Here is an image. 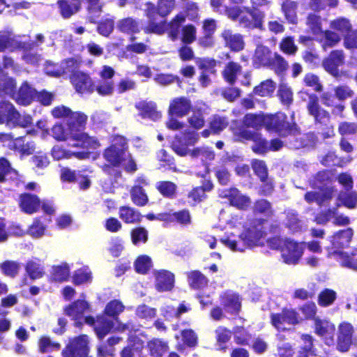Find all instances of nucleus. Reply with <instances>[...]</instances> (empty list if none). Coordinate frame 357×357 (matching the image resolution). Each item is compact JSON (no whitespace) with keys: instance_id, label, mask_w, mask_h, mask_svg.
Returning a JSON list of instances; mask_svg holds the SVG:
<instances>
[{"instance_id":"nucleus-5","label":"nucleus","mask_w":357,"mask_h":357,"mask_svg":"<svg viewBox=\"0 0 357 357\" xmlns=\"http://www.w3.org/2000/svg\"><path fill=\"white\" fill-rule=\"evenodd\" d=\"M127 148L126 139L122 136H116L105 150L103 157L112 166H121L128 172H134L137 165Z\"/></svg>"},{"instance_id":"nucleus-25","label":"nucleus","mask_w":357,"mask_h":357,"mask_svg":"<svg viewBox=\"0 0 357 357\" xmlns=\"http://www.w3.org/2000/svg\"><path fill=\"white\" fill-rule=\"evenodd\" d=\"M40 205L38 197L29 193H24L20 197V207L27 214L36 213Z\"/></svg>"},{"instance_id":"nucleus-45","label":"nucleus","mask_w":357,"mask_h":357,"mask_svg":"<svg viewBox=\"0 0 357 357\" xmlns=\"http://www.w3.org/2000/svg\"><path fill=\"white\" fill-rule=\"evenodd\" d=\"M119 214L120 218L126 223H135L140 220L139 213L129 206H121Z\"/></svg>"},{"instance_id":"nucleus-10","label":"nucleus","mask_w":357,"mask_h":357,"mask_svg":"<svg viewBox=\"0 0 357 357\" xmlns=\"http://www.w3.org/2000/svg\"><path fill=\"white\" fill-rule=\"evenodd\" d=\"M265 128L270 131L280 133L289 131L291 133L296 132L295 124H291L286 121L287 116L283 113H278L274 115L266 114Z\"/></svg>"},{"instance_id":"nucleus-23","label":"nucleus","mask_w":357,"mask_h":357,"mask_svg":"<svg viewBox=\"0 0 357 357\" xmlns=\"http://www.w3.org/2000/svg\"><path fill=\"white\" fill-rule=\"evenodd\" d=\"M333 220V223L337 226H345L349 224V218L342 215H337L335 210H328L326 213L317 215L315 222L317 224H326Z\"/></svg>"},{"instance_id":"nucleus-48","label":"nucleus","mask_w":357,"mask_h":357,"mask_svg":"<svg viewBox=\"0 0 357 357\" xmlns=\"http://www.w3.org/2000/svg\"><path fill=\"white\" fill-rule=\"evenodd\" d=\"M332 192L333 190L328 188L321 192H310L305 195V199L309 203L316 202L318 204H321L331 197Z\"/></svg>"},{"instance_id":"nucleus-31","label":"nucleus","mask_w":357,"mask_h":357,"mask_svg":"<svg viewBox=\"0 0 357 357\" xmlns=\"http://www.w3.org/2000/svg\"><path fill=\"white\" fill-rule=\"evenodd\" d=\"M70 273V266L67 263H61L52 267L50 271V278L56 282H65L69 279Z\"/></svg>"},{"instance_id":"nucleus-2","label":"nucleus","mask_w":357,"mask_h":357,"mask_svg":"<svg viewBox=\"0 0 357 357\" xmlns=\"http://www.w3.org/2000/svg\"><path fill=\"white\" fill-rule=\"evenodd\" d=\"M89 310L90 305L86 301L79 299L67 305L64 308V313L75 321L77 326L82 325L84 322L93 326L99 339L105 337L110 331H121L128 328V326L123 325L118 321H116L118 325L115 326L105 315H100L96 319L92 317H84V313Z\"/></svg>"},{"instance_id":"nucleus-22","label":"nucleus","mask_w":357,"mask_h":357,"mask_svg":"<svg viewBox=\"0 0 357 357\" xmlns=\"http://www.w3.org/2000/svg\"><path fill=\"white\" fill-rule=\"evenodd\" d=\"M354 236V231L351 228H347L344 230H340L329 237V241L332 244L331 249H340L347 248L349 245ZM333 251L332 250H329Z\"/></svg>"},{"instance_id":"nucleus-35","label":"nucleus","mask_w":357,"mask_h":357,"mask_svg":"<svg viewBox=\"0 0 357 357\" xmlns=\"http://www.w3.org/2000/svg\"><path fill=\"white\" fill-rule=\"evenodd\" d=\"M297 3L291 0H286L282 3V11L288 22L291 24L297 23Z\"/></svg>"},{"instance_id":"nucleus-61","label":"nucleus","mask_w":357,"mask_h":357,"mask_svg":"<svg viewBox=\"0 0 357 357\" xmlns=\"http://www.w3.org/2000/svg\"><path fill=\"white\" fill-rule=\"evenodd\" d=\"M135 313L139 319L149 321L155 317L156 310L146 305H141L137 307Z\"/></svg>"},{"instance_id":"nucleus-3","label":"nucleus","mask_w":357,"mask_h":357,"mask_svg":"<svg viewBox=\"0 0 357 357\" xmlns=\"http://www.w3.org/2000/svg\"><path fill=\"white\" fill-rule=\"evenodd\" d=\"M264 224V220L256 219L243 226L241 232H231L222 238L220 241L234 252H243L248 249L262 246L266 235Z\"/></svg>"},{"instance_id":"nucleus-41","label":"nucleus","mask_w":357,"mask_h":357,"mask_svg":"<svg viewBox=\"0 0 357 357\" xmlns=\"http://www.w3.org/2000/svg\"><path fill=\"white\" fill-rule=\"evenodd\" d=\"M137 108L142 112L144 117H149L153 121H156L161 118V113L156 109V105L153 102H139L137 105Z\"/></svg>"},{"instance_id":"nucleus-19","label":"nucleus","mask_w":357,"mask_h":357,"mask_svg":"<svg viewBox=\"0 0 357 357\" xmlns=\"http://www.w3.org/2000/svg\"><path fill=\"white\" fill-rule=\"evenodd\" d=\"M354 333V328L349 323H342L339 326L337 335V349L341 351L349 350L351 344V337Z\"/></svg>"},{"instance_id":"nucleus-44","label":"nucleus","mask_w":357,"mask_h":357,"mask_svg":"<svg viewBox=\"0 0 357 357\" xmlns=\"http://www.w3.org/2000/svg\"><path fill=\"white\" fill-rule=\"evenodd\" d=\"M241 67L239 64L234 62H229L225 66L222 75L224 79L229 84H233L236 79V77L240 74Z\"/></svg>"},{"instance_id":"nucleus-26","label":"nucleus","mask_w":357,"mask_h":357,"mask_svg":"<svg viewBox=\"0 0 357 357\" xmlns=\"http://www.w3.org/2000/svg\"><path fill=\"white\" fill-rule=\"evenodd\" d=\"M273 54L268 47L259 45L257 46L253 55V63L257 67L265 66L271 64Z\"/></svg>"},{"instance_id":"nucleus-42","label":"nucleus","mask_w":357,"mask_h":357,"mask_svg":"<svg viewBox=\"0 0 357 357\" xmlns=\"http://www.w3.org/2000/svg\"><path fill=\"white\" fill-rule=\"evenodd\" d=\"M147 347L152 357H162L168 350L167 344L160 339L151 340Z\"/></svg>"},{"instance_id":"nucleus-14","label":"nucleus","mask_w":357,"mask_h":357,"mask_svg":"<svg viewBox=\"0 0 357 357\" xmlns=\"http://www.w3.org/2000/svg\"><path fill=\"white\" fill-rule=\"evenodd\" d=\"M70 79L77 92L82 94L93 92L94 84L91 78L88 75L77 71L72 75Z\"/></svg>"},{"instance_id":"nucleus-28","label":"nucleus","mask_w":357,"mask_h":357,"mask_svg":"<svg viewBox=\"0 0 357 357\" xmlns=\"http://www.w3.org/2000/svg\"><path fill=\"white\" fill-rule=\"evenodd\" d=\"M221 303L226 311L229 313H237L241 308L239 296L233 292L225 293L221 297Z\"/></svg>"},{"instance_id":"nucleus-38","label":"nucleus","mask_w":357,"mask_h":357,"mask_svg":"<svg viewBox=\"0 0 357 357\" xmlns=\"http://www.w3.org/2000/svg\"><path fill=\"white\" fill-rule=\"evenodd\" d=\"M58 3L61 14L65 18H68L76 13L81 7V3L79 0L59 1Z\"/></svg>"},{"instance_id":"nucleus-36","label":"nucleus","mask_w":357,"mask_h":357,"mask_svg":"<svg viewBox=\"0 0 357 357\" xmlns=\"http://www.w3.org/2000/svg\"><path fill=\"white\" fill-rule=\"evenodd\" d=\"M46 232L47 225L40 218H35L26 229V234L34 239L41 238L46 235Z\"/></svg>"},{"instance_id":"nucleus-63","label":"nucleus","mask_w":357,"mask_h":357,"mask_svg":"<svg viewBox=\"0 0 357 357\" xmlns=\"http://www.w3.org/2000/svg\"><path fill=\"white\" fill-rule=\"evenodd\" d=\"M278 96L283 105H289L293 101V93L286 84H280L278 90Z\"/></svg>"},{"instance_id":"nucleus-8","label":"nucleus","mask_w":357,"mask_h":357,"mask_svg":"<svg viewBox=\"0 0 357 357\" xmlns=\"http://www.w3.org/2000/svg\"><path fill=\"white\" fill-rule=\"evenodd\" d=\"M300 321L298 314L293 309L284 308L281 312L273 313L271 315V324L278 331L289 330Z\"/></svg>"},{"instance_id":"nucleus-39","label":"nucleus","mask_w":357,"mask_h":357,"mask_svg":"<svg viewBox=\"0 0 357 357\" xmlns=\"http://www.w3.org/2000/svg\"><path fill=\"white\" fill-rule=\"evenodd\" d=\"M222 37L224 38L227 45L232 50L239 51L244 47V42L242 36L239 34L233 35L230 31L227 30L223 32Z\"/></svg>"},{"instance_id":"nucleus-52","label":"nucleus","mask_w":357,"mask_h":357,"mask_svg":"<svg viewBox=\"0 0 357 357\" xmlns=\"http://www.w3.org/2000/svg\"><path fill=\"white\" fill-rule=\"evenodd\" d=\"M307 25L310 31L317 37L322 31V19L316 14H310L307 18Z\"/></svg>"},{"instance_id":"nucleus-18","label":"nucleus","mask_w":357,"mask_h":357,"mask_svg":"<svg viewBox=\"0 0 357 357\" xmlns=\"http://www.w3.org/2000/svg\"><path fill=\"white\" fill-rule=\"evenodd\" d=\"M190 109L191 102L187 98H175L169 102L168 114L169 116L183 117L188 114Z\"/></svg>"},{"instance_id":"nucleus-11","label":"nucleus","mask_w":357,"mask_h":357,"mask_svg":"<svg viewBox=\"0 0 357 357\" xmlns=\"http://www.w3.org/2000/svg\"><path fill=\"white\" fill-rule=\"evenodd\" d=\"M303 244L289 240L284 241V247L281 250L283 261L287 264H296L303 254Z\"/></svg>"},{"instance_id":"nucleus-30","label":"nucleus","mask_w":357,"mask_h":357,"mask_svg":"<svg viewBox=\"0 0 357 357\" xmlns=\"http://www.w3.org/2000/svg\"><path fill=\"white\" fill-rule=\"evenodd\" d=\"M89 151L81 152H70L66 151L59 145L54 146L52 149V155L55 160H61L63 158H69L71 156H75L78 159H86L89 158Z\"/></svg>"},{"instance_id":"nucleus-21","label":"nucleus","mask_w":357,"mask_h":357,"mask_svg":"<svg viewBox=\"0 0 357 357\" xmlns=\"http://www.w3.org/2000/svg\"><path fill=\"white\" fill-rule=\"evenodd\" d=\"M146 8H144L147 17L149 18L150 22L145 28L144 31L146 33H153L155 34L161 35L167 32V26L166 22H161L156 23L152 20V17L155 12V8L153 4L151 3H146L145 4Z\"/></svg>"},{"instance_id":"nucleus-50","label":"nucleus","mask_w":357,"mask_h":357,"mask_svg":"<svg viewBox=\"0 0 357 357\" xmlns=\"http://www.w3.org/2000/svg\"><path fill=\"white\" fill-rule=\"evenodd\" d=\"M26 271L31 279H39L44 275V269L42 265L34 261H29L25 266Z\"/></svg>"},{"instance_id":"nucleus-24","label":"nucleus","mask_w":357,"mask_h":357,"mask_svg":"<svg viewBox=\"0 0 357 357\" xmlns=\"http://www.w3.org/2000/svg\"><path fill=\"white\" fill-rule=\"evenodd\" d=\"M14 100L20 105H28L36 98V91L27 82L20 86L19 91L13 95Z\"/></svg>"},{"instance_id":"nucleus-49","label":"nucleus","mask_w":357,"mask_h":357,"mask_svg":"<svg viewBox=\"0 0 357 357\" xmlns=\"http://www.w3.org/2000/svg\"><path fill=\"white\" fill-rule=\"evenodd\" d=\"M330 27L333 31H336L340 36L347 33L351 29L349 21L344 17H340L331 22Z\"/></svg>"},{"instance_id":"nucleus-58","label":"nucleus","mask_w":357,"mask_h":357,"mask_svg":"<svg viewBox=\"0 0 357 357\" xmlns=\"http://www.w3.org/2000/svg\"><path fill=\"white\" fill-rule=\"evenodd\" d=\"M144 343L142 340H137L134 342L132 347H126L121 352V357H141Z\"/></svg>"},{"instance_id":"nucleus-55","label":"nucleus","mask_w":357,"mask_h":357,"mask_svg":"<svg viewBox=\"0 0 357 357\" xmlns=\"http://www.w3.org/2000/svg\"><path fill=\"white\" fill-rule=\"evenodd\" d=\"M152 267V261L147 255L139 256L135 262V268L139 273H146Z\"/></svg>"},{"instance_id":"nucleus-6","label":"nucleus","mask_w":357,"mask_h":357,"mask_svg":"<svg viewBox=\"0 0 357 357\" xmlns=\"http://www.w3.org/2000/svg\"><path fill=\"white\" fill-rule=\"evenodd\" d=\"M225 12L229 18L238 22L240 25L243 27L262 28L265 14L258 9L234 7L226 8Z\"/></svg>"},{"instance_id":"nucleus-34","label":"nucleus","mask_w":357,"mask_h":357,"mask_svg":"<svg viewBox=\"0 0 357 357\" xmlns=\"http://www.w3.org/2000/svg\"><path fill=\"white\" fill-rule=\"evenodd\" d=\"M317 39L319 40L323 48L326 50L339 43L341 40V36L333 30L322 31L321 33L317 37Z\"/></svg>"},{"instance_id":"nucleus-16","label":"nucleus","mask_w":357,"mask_h":357,"mask_svg":"<svg viewBox=\"0 0 357 357\" xmlns=\"http://www.w3.org/2000/svg\"><path fill=\"white\" fill-rule=\"evenodd\" d=\"M315 333L321 337L328 345L333 344L335 331V325L327 320L315 319Z\"/></svg>"},{"instance_id":"nucleus-37","label":"nucleus","mask_w":357,"mask_h":357,"mask_svg":"<svg viewBox=\"0 0 357 357\" xmlns=\"http://www.w3.org/2000/svg\"><path fill=\"white\" fill-rule=\"evenodd\" d=\"M21 269L20 264L17 261L6 260L0 263V271L6 277L15 278Z\"/></svg>"},{"instance_id":"nucleus-32","label":"nucleus","mask_w":357,"mask_h":357,"mask_svg":"<svg viewBox=\"0 0 357 357\" xmlns=\"http://www.w3.org/2000/svg\"><path fill=\"white\" fill-rule=\"evenodd\" d=\"M116 28L122 33L132 35L140 31V24L136 20L132 17H126L118 22Z\"/></svg>"},{"instance_id":"nucleus-33","label":"nucleus","mask_w":357,"mask_h":357,"mask_svg":"<svg viewBox=\"0 0 357 357\" xmlns=\"http://www.w3.org/2000/svg\"><path fill=\"white\" fill-rule=\"evenodd\" d=\"M16 117L17 110L11 103L6 101L0 102V124L6 123L8 126L9 121H12Z\"/></svg>"},{"instance_id":"nucleus-7","label":"nucleus","mask_w":357,"mask_h":357,"mask_svg":"<svg viewBox=\"0 0 357 357\" xmlns=\"http://www.w3.org/2000/svg\"><path fill=\"white\" fill-rule=\"evenodd\" d=\"M241 137L253 141L254 144L252 149L256 153L261 154L269 151H278L282 146V142L279 139H273L269 143L262 139L259 134L252 133L246 130L241 131Z\"/></svg>"},{"instance_id":"nucleus-20","label":"nucleus","mask_w":357,"mask_h":357,"mask_svg":"<svg viewBox=\"0 0 357 357\" xmlns=\"http://www.w3.org/2000/svg\"><path fill=\"white\" fill-rule=\"evenodd\" d=\"M155 286L159 291H170L174 284V275L168 271L160 270L154 272Z\"/></svg>"},{"instance_id":"nucleus-9","label":"nucleus","mask_w":357,"mask_h":357,"mask_svg":"<svg viewBox=\"0 0 357 357\" xmlns=\"http://www.w3.org/2000/svg\"><path fill=\"white\" fill-rule=\"evenodd\" d=\"M89 340L82 335L72 339L62 351L63 357H87L89 351Z\"/></svg>"},{"instance_id":"nucleus-1","label":"nucleus","mask_w":357,"mask_h":357,"mask_svg":"<svg viewBox=\"0 0 357 357\" xmlns=\"http://www.w3.org/2000/svg\"><path fill=\"white\" fill-rule=\"evenodd\" d=\"M86 120L87 116L84 114H75L67 122L66 128L60 123L54 125L52 128V136L57 141L70 140L71 146L96 149L100 146L98 141L81 131Z\"/></svg>"},{"instance_id":"nucleus-17","label":"nucleus","mask_w":357,"mask_h":357,"mask_svg":"<svg viewBox=\"0 0 357 357\" xmlns=\"http://www.w3.org/2000/svg\"><path fill=\"white\" fill-rule=\"evenodd\" d=\"M124 309L125 306L123 305L122 302H121L119 300H113L106 305L104 312L106 315L114 318V320L112 321L106 317L109 321H110L113 324H114L115 326H117L118 324L116 321H118L119 323L122 324V323L119 321L118 316L124 310ZM123 325L128 326V328H126L123 331H121V332L135 330L134 326L130 323H128L127 324H123Z\"/></svg>"},{"instance_id":"nucleus-56","label":"nucleus","mask_w":357,"mask_h":357,"mask_svg":"<svg viewBox=\"0 0 357 357\" xmlns=\"http://www.w3.org/2000/svg\"><path fill=\"white\" fill-rule=\"evenodd\" d=\"M132 202L138 206H144L148 202V197L142 189V186L135 185L131 190Z\"/></svg>"},{"instance_id":"nucleus-40","label":"nucleus","mask_w":357,"mask_h":357,"mask_svg":"<svg viewBox=\"0 0 357 357\" xmlns=\"http://www.w3.org/2000/svg\"><path fill=\"white\" fill-rule=\"evenodd\" d=\"M92 279L91 271L87 266L76 270L73 275V282L76 285L89 284Z\"/></svg>"},{"instance_id":"nucleus-59","label":"nucleus","mask_w":357,"mask_h":357,"mask_svg":"<svg viewBox=\"0 0 357 357\" xmlns=\"http://www.w3.org/2000/svg\"><path fill=\"white\" fill-rule=\"evenodd\" d=\"M88 3L89 17L91 22H96L102 12V4L99 0H86Z\"/></svg>"},{"instance_id":"nucleus-60","label":"nucleus","mask_w":357,"mask_h":357,"mask_svg":"<svg viewBox=\"0 0 357 357\" xmlns=\"http://www.w3.org/2000/svg\"><path fill=\"white\" fill-rule=\"evenodd\" d=\"M336 299V292L332 289H326L323 290L318 297V303L321 306H328Z\"/></svg>"},{"instance_id":"nucleus-57","label":"nucleus","mask_w":357,"mask_h":357,"mask_svg":"<svg viewBox=\"0 0 357 357\" xmlns=\"http://www.w3.org/2000/svg\"><path fill=\"white\" fill-rule=\"evenodd\" d=\"M114 84L112 80H100L98 82L94 90L102 96H111L114 92Z\"/></svg>"},{"instance_id":"nucleus-62","label":"nucleus","mask_w":357,"mask_h":357,"mask_svg":"<svg viewBox=\"0 0 357 357\" xmlns=\"http://www.w3.org/2000/svg\"><path fill=\"white\" fill-rule=\"evenodd\" d=\"M175 8V0H159L157 11L162 16L168 15Z\"/></svg>"},{"instance_id":"nucleus-46","label":"nucleus","mask_w":357,"mask_h":357,"mask_svg":"<svg viewBox=\"0 0 357 357\" xmlns=\"http://www.w3.org/2000/svg\"><path fill=\"white\" fill-rule=\"evenodd\" d=\"M183 14L177 15L169 24H167V33L172 40H175L178 36L180 26L185 21Z\"/></svg>"},{"instance_id":"nucleus-29","label":"nucleus","mask_w":357,"mask_h":357,"mask_svg":"<svg viewBox=\"0 0 357 357\" xmlns=\"http://www.w3.org/2000/svg\"><path fill=\"white\" fill-rule=\"evenodd\" d=\"M10 149L19 152L22 155H28L33 153L35 144L33 142L26 141L24 137H20L11 142Z\"/></svg>"},{"instance_id":"nucleus-15","label":"nucleus","mask_w":357,"mask_h":357,"mask_svg":"<svg viewBox=\"0 0 357 357\" xmlns=\"http://www.w3.org/2000/svg\"><path fill=\"white\" fill-rule=\"evenodd\" d=\"M328 257H334L342 267L357 271V250L351 253L342 251H328Z\"/></svg>"},{"instance_id":"nucleus-47","label":"nucleus","mask_w":357,"mask_h":357,"mask_svg":"<svg viewBox=\"0 0 357 357\" xmlns=\"http://www.w3.org/2000/svg\"><path fill=\"white\" fill-rule=\"evenodd\" d=\"M190 286L193 289H202L207 284L208 280L199 271H193L188 274Z\"/></svg>"},{"instance_id":"nucleus-51","label":"nucleus","mask_w":357,"mask_h":357,"mask_svg":"<svg viewBox=\"0 0 357 357\" xmlns=\"http://www.w3.org/2000/svg\"><path fill=\"white\" fill-rule=\"evenodd\" d=\"M216 335L217 345L219 350L226 349V343L230 340L231 333L225 327L219 326L215 331Z\"/></svg>"},{"instance_id":"nucleus-53","label":"nucleus","mask_w":357,"mask_h":357,"mask_svg":"<svg viewBox=\"0 0 357 357\" xmlns=\"http://www.w3.org/2000/svg\"><path fill=\"white\" fill-rule=\"evenodd\" d=\"M266 114H248L244 117L243 122L246 126L252 128L265 127Z\"/></svg>"},{"instance_id":"nucleus-12","label":"nucleus","mask_w":357,"mask_h":357,"mask_svg":"<svg viewBox=\"0 0 357 357\" xmlns=\"http://www.w3.org/2000/svg\"><path fill=\"white\" fill-rule=\"evenodd\" d=\"M220 197L227 198L230 204L237 208L245 210L251 204L250 197L241 194L236 188L220 191Z\"/></svg>"},{"instance_id":"nucleus-64","label":"nucleus","mask_w":357,"mask_h":357,"mask_svg":"<svg viewBox=\"0 0 357 357\" xmlns=\"http://www.w3.org/2000/svg\"><path fill=\"white\" fill-rule=\"evenodd\" d=\"M157 189L165 197H171L175 194L176 186L170 181H160L157 183Z\"/></svg>"},{"instance_id":"nucleus-54","label":"nucleus","mask_w":357,"mask_h":357,"mask_svg":"<svg viewBox=\"0 0 357 357\" xmlns=\"http://www.w3.org/2000/svg\"><path fill=\"white\" fill-rule=\"evenodd\" d=\"M60 347V344L52 342L50 338L47 336L41 337L38 341V348L41 353H47L59 350Z\"/></svg>"},{"instance_id":"nucleus-4","label":"nucleus","mask_w":357,"mask_h":357,"mask_svg":"<svg viewBox=\"0 0 357 357\" xmlns=\"http://www.w3.org/2000/svg\"><path fill=\"white\" fill-rule=\"evenodd\" d=\"M199 135L195 131H188L185 132L182 137H176L172 142V149L180 156L189 155L192 158H200L201 160L207 163L215 158L213 151L208 147H195L190 146L197 143Z\"/></svg>"},{"instance_id":"nucleus-43","label":"nucleus","mask_w":357,"mask_h":357,"mask_svg":"<svg viewBox=\"0 0 357 357\" xmlns=\"http://www.w3.org/2000/svg\"><path fill=\"white\" fill-rule=\"evenodd\" d=\"M276 88V84L271 79H266L255 87L254 93L261 97H270Z\"/></svg>"},{"instance_id":"nucleus-13","label":"nucleus","mask_w":357,"mask_h":357,"mask_svg":"<svg viewBox=\"0 0 357 357\" xmlns=\"http://www.w3.org/2000/svg\"><path fill=\"white\" fill-rule=\"evenodd\" d=\"M344 63V54L342 50H333L323 61L324 69L334 77L340 75L339 68Z\"/></svg>"},{"instance_id":"nucleus-27","label":"nucleus","mask_w":357,"mask_h":357,"mask_svg":"<svg viewBox=\"0 0 357 357\" xmlns=\"http://www.w3.org/2000/svg\"><path fill=\"white\" fill-rule=\"evenodd\" d=\"M307 109L309 113L317 121L322 123L328 119V114L325 110L321 109L318 102V98L315 95H310L309 96Z\"/></svg>"}]
</instances>
